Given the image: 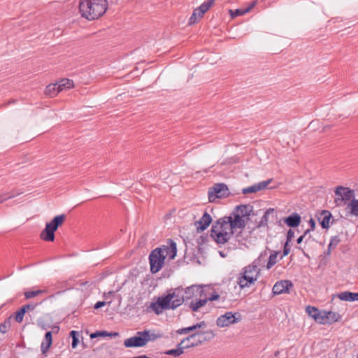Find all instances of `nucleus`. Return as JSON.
<instances>
[{
	"mask_svg": "<svg viewBox=\"0 0 358 358\" xmlns=\"http://www.w3.org/2000/svg\"><path fill=\"white\" fill-rule=\"evenodd\" d=\"M185 296L183 289L177 287L171 289L164 296H160L157 301L151 303V308L157 315L162 313L164 310H174L183 303Z\"/></svg>",
	"mask_w": 358,
	"mask_h": 358,
	"instance_id": "nucleus-1",
	"label": "nucleus"
},
{
	"mask_svg": "<svg viewBox=\"0 0 358 358\" xmlns=\"http://www.w3.org/2000/svg\"><path fill=\"white\" fill-rule=\"evenodd\" d=\"M168 244L169 246H163L153 250L149 256L150 264V271L156 273L162 269L164 265V261L167 256L171 259L175 258L177 254L176 243L172 240L169 239Z\"/></svg>",
	"mask_w": 358,
	"mask_h": 358,
	"instance_id": "nucleus-2",
	"label": "nucleus"
},
{
	"mask_svg": "<svg viewBox=\"0 0 358 358\" xmlns=\"http://www.w3.org/2000/svg\"><path fill=\"white\" fill-rule=\"evenodd\" d=\"M107 0H80L79 11L81 16L90 21L99 19L106 11Z\"/></svg>",
	"mask_w": 358,
	"mask_h": 358,
	"instance_id": "nucleus-3",
	"label": "nucleus"
},
{
	"mask_svg": "<svg viewBox=\"0 0 358 358\" xmlns=\"http://www.w3.org/2000/svg\"><path fill=\"white\" fill-rule=\"evenodd\" d=\"M229 222H227L225 216L217 220L213 225L210 236L219 244L226 243L234 234V229H230Z\"/></svg>",
	"mask_w": 358,
	"mask_h": 358,
	"instance_id": "nucleus-4",
	"label": "nucleus"
},
{
	"mask_svg": "<svg viewBox=\"0 0 358 358\" xmlns=\"http://www.w3.org/2000/svg\"><path fill=\"white\" fill-rule=\"evenodd\" d=\"M66 219L64 214L55 217L50 222H47L45 229L41 232L40 238L44 241L52 242L55 240V232L62 224Z\"/></svg>",
	"mask_w": 358,
	"mask_h": 358,
	"instance_id": "nucleus-5",
	"label": "nucleus"
},
{
	"mask_svg": "<svg viewBox=\"0 0 358 358\" xmlns=\"http://www.w3.org/2000/svg\"><path fill=\"white\" fill-rule=\"evenodd\" d=\"M214 336L211 331H196L192 334L180 342V345L185 348L197 346Z\"/></svg>",
	"mask_w": 358,
	"mask_h": 358,
	"instance_id": "nucleus-6",
	"label": "nucleus"
},
{
	"mask_svg": "<svg viewBox=\"0 0 358 358\" xmlns=\"http://www.w3.org/2000/svg\"><path fill=\"white\" fill-rule=\"evenodd\" d=\"M334 202L336 206H347L355 196L353 189L344 186H338L335 190Z\"/></svg>",
	"mask_w": 358,
	"mask_h": 358,
	"instance_id": "nucleus-7",
	"label": "nucleus"
},
{
	"mask_svg": "<svg viewBox=\"0 0 358 358\" xmlns=\"http://www.w3.org/2000/svg\"><path fill=\"white\" fill-rule=\"evenodd\" d=\"M150 339L148 330L138 331L134 336L124 340V345L126 348L144 347L150 341Z\"/></svg>",
	"mask_w": 358,
	"mask_h": 358,
	"instance_id": "nucleus-8",
	"label": "nucleus"
},
{
	"mask_svg": "<svg viewBox=\"0 0 358 358\" xmlns=\"http://www.w3.org/2000/svg\"><path fill=\"white\" fill-rule=\"evenodd\" d=\"M215 0H208L203 2L199 7L194 10L189 20V24L197 23L215 3Z\"/></svg>",
	"mask_w": 358,
	"mask_h": 358,
	"instance_id": "nucleus-9",
	"label": "nucleus"
},
{
	"mask_svg": "<svg viewBox=\"0 0 358 358\" xmlns=\"http://www.w3.org/2000/svg\"><path fill=\"white\" fill-rule=\"evenodd\" d=\"M229 194L227 186L224 183L215 184L208 190V200L214 202L216 199L224 198Z\"/></svg>",
	"mask_w": 358,
	"mask_h": 358,
	"instance_id": "nucleus-10",
	"label": "nucleus"
},
{
	"mask_svg": "<svg viewBox=\"0 0 358 358\" xmlns=\"http://www.w3.org/2000/svg\"><path fill=\"white\" fill-rule=\"evenodd\" d=\"M225 219H227V222H229V227L230 229H243L246 226V222L243 217L238 213H235L233 210L231 215L225 216Z\"/></svg>",
	"mask_w": 358,
	"mask_h": 358,
	"instance_id": "nucleus-11",
	"label": "nucleus"
},
{
	"mask_svg": "<svg viewBox=\"0 0 358 358\" xmlns=\"http://www.w3.org/2000/svg\"><path fill=\"white\" fill-rule=\"evenodd\" d=\"M236 315H238V313H226L217 318L216 321L217 325L220 327H225L236 323L238 321V318L236 317Z\"/></svg>",
	"mask_w": 358,
	"mask_h": 358,
	"instance_id": "nucleus-12",
	"label": "nucleus"
},
{
	"mask_svg": "<svg viewBox=\"0 0 358 358\" xmlns=\"http://www.w3.org/2000/svg\"><path fill=\"white\" fill-rule=\"evenodd\" d=\"M66 84V79L62 80L59 85H57V83H51L46 87L45 94L51 97L55 96L65 88Z\"/></svg>",
	"mask_w": 358,
	"mask_h": 358,
	"instance_id": "nucleus-13",
	"label": "nucleus"
},
{
	"mask_svg": "<svg viewBox=\"0 0 358 358\" xmlns=\"http://www.w3.org/2000/svg\"><path fill=\"white\" fill-rule=\"evenodd\" d=\"M293 284L290 280H280L275 282L273 287V293L274 294H280L282 293L289 292Z\"/></svg>",
	"mask_w": 358,
	"mask_h": 358,
	"instance_id": "nucleus-14",
	"label": "nucleus"
},
{
	"mask_svg": "<svg viewBox=\"0 0 358 358\" xmlns=\"http://www.w3.org/2000/svg\"><path fill=\"white\" fill-rule=\"evenodd\" d=\"M317 220L322 229H329L330 227L332 215L329 210H324L317 215Z\"/></svg>",
	"mask_w": 358,
	"mask_h": 358,
	"instance_id": "nucleus-15",
	"label": "nucleus"
},
{
	"mask_svg": "<svg viewBox=\"0 0 358 358\" xmlns=\"http://www.w3.org/2000/svg\"><path fill=\"white\" fill-rule=\"evenodd\" d=\"M212 222L211 216L206 212L204 213L201 218L195 222L196 230L198 232L203 231L208 228Z\"/></svg>",
	"mask_w": 358,
	"mask_h": 358,
	"instance_id": "nucleus-16",
	"label": "nucleus"
},
{
	"mask_svg": "<svg viewBox=\"0 0 358 358\" xmlns=\"http://www.w3.org/2000/svg\"><path fill=\"white\" fill-rule=\"evenodd\" d=\"M255 278L252 276L247 275L243 272L241 273L237 279V283L241 288L249 287L255 284Z\"/></svg>",
	"mask_w": 358,
	"mask_h": 358,
	"instance_id": "nucleus-17",
	"label": "nucleus"
},
{
	"mask_svg": "<svg viewBox=\"0 0 358 358\" xmlns=\"http://www.w3.org/2000/svg\"><path fill=\"white\" fill-rule=\"evenodd\" d=\"M203 289L201 287L192 285L188 287L185 290V300H188L198 296H201Z\"/></svg>",
	"mask_w": 358,
	"mask_h": 358,
	"instance_id": "nucleus-18",
	"label": "nucleus"
},
{
	"mask_svg": "<svg viewBox=\"0 0 358 358\" xmlns=\"http://www.w3.org/2000/svg\"><path fill=\"white\" fill-rule=\"evenodd\" d=\"M301 220V216L298 213H294L285 218L284 222L288 227H296L300 224Z\"/></svg>",
	"mask_w": 358,
	"mask_h": 358,
	"instance_id": "nucleus-19",
	"label": "nucleus"
},
{
	"mask_svg": "<svg viewBox=\"0 0 358 358\" xmlns=\"http://www.w3.org/2000/svg\"><path fill=\"white\" fill-rule=\"evenodd\" d=\"M252 208L253 207L249 204L239 205L234 208V211L235 213H238L241 217L245 218V217H249L250 215Z\"/></svg>",
	"mask_w": 358,
	"mask_h": 358,
	"instance_id": "nucleus-20",
	"label": "nucleus"
},
{
	"mask_svg": "<svg viewBox=\"0 0 358 358\" xmlns=\"http://www.w3.org/2000/svg\"><path fill=\"white\" fill-rule=\"evenodd\" d=\"M256 3H257V1H254L245 8H238L235 10H229V13H230V15H231V18H234L237 16L243 15L250 12L252 10V8L255 7Z\"/></svg>",
	"mask_w": 358,
	"mask_h": 358,
	"instance_id": "nucleus-21",
	"label": "nucleus"
},
{
	"mask_svg": "<svg viewBox=\"0 0 358 358\" xmlns=\"http://www.w3.org/2000/svg\"><path fill=\"white\" fill-rule=\"evenodd\" d=\"M346 212L352 216L358 217V199H353L345 207Z\"/></svg>",
	"mask_w": 358,
	"mask_h": 358,
	"instance_id": "nucleus-22",
	"label": "nucleus"
},
{
	"mask_svg": "<svg viewBox=\"0 0 358 358\" xmlns=\"http://www.w3.org/2000/svg\"><path fill=\"white\" fill-rule=\"evenodd\" d=\"M52 343V336L51 331H47L45 334L44 340L41 343V349L43 354H45Z\"/></svg>",
	"mask_w": 358,
	"mask_h": 358,
	"instance_id": "nucleus-23",
	"label": "nucleus"
},
{
	"mask_svg": "<svg viewBox=\"0 0 358 358\" xmlns=\"http://www.w3.org/2000/svg\"><path fill=\"white\" fill-rule=\"evenodd\" d=\"M337 297L341 301H358V292H343L337 294Z\"/></svg>",
	"mask_w": 358,
	"mask_h": 358,
	"instance_id": "nucleus-24",
	"label": "nucleus"
},
{
	"mask_svg": "<svg viewBox=\"0 0 358 358\" xmlns=\"http://www.w3.org/2000/svg\"><path fill=\"white\" fill-rule=\"evenodd\" d=\"M243 272L247 275L252 276L255 278V282H256L259 273V268H258L257 265H248L243 268Z\"/></svg>",
	"mask_w": 358,
	"mask_h": 358,
	"instance_id": "nucleus-25",
	"label": "nucleus"
},
{
	"mask_svg": "<svg viewBox=\"0 0 358 358\" xmlns=\"http://www.w3.org/2000/svg\"><path fill=\"white\" fill-rule=\"evenodd\" d=\"M206 327V324L204 321H202L199 323H197L193 326H191V327H185V328H182V329H179L178 330H177V333L178 334H188L189 332H192L193 331H196V329H199V328H202V327Z\"/></svg>",
	"mask_w": 358,
	"mask_h": 358,
	"instance_id": "nucleus-26",
	"label": "nucleus"
},
{
	"mask_svg": "<svg viewBox=\"0 0 358 358\" xmlns=\"http://www.w3.org/2000/svg\"><path fill=\"white\" fill-rule=\"evenodd\" d=\"M208 302V299H196L195 301H192L189 305V308L192 311L196 312L199 310V309L206 304Z\"/></svg>",
	"mask_w": 358,
	"mask_h": 358,
	"instance_id": "nucleus-27",
	"label": "nucleus"
},
{
	"mask_svg": "<svg viewBox=\"0 0 358 358\" xmlns=\"http://www.w3.org/2000/svg\"><path fill=\"white\" fill-rule=\"evenodd\" d=\"M324 317L327 318L328 324L337 322L341 318V315L338 313L332 311L324 312Z\"/></svg>",
	"mask_w": 358,
	"mask_h": 358,
	"instance_id": "nucleus-28",
	"label": "nucleus"
},
{
	"mask_svg": "<svg viewBox=\"0 0 358 358\" xmlns=\"http://www.w3.org/2000/svg\"><path fill=\"white\" fill-rule=\"evenodd\" d=\"M185 349V347L180 345V343L178 344L176 349H172L167 350L165 352L166 355H171L173 357H179L180 355L183 353V350Z\"/></svg>",
	"mask_w": 358,
	"mask_h": 358,
	"instance_id": "nucleus-29",
	"label": "nucleus"
},
{
	"mask_svg": "<svg viewBox=\"0 0 358 358\" xmlns=\"http://www.w3.org/2000/svg\"><path fill=\"white\" fill-rule=\"evenodd\" d=\"M274 212V209L273 208H268V210H266V211L264 213V215L262 216L259 223L258 224V227H266L267 226V224H268V216L271 213H273Z\"/></svg>",
	"mask_w": 358,
	"mask_h": 358,
	"instance_id": "nucleus-30",
	"label": "nucleus"
},
{
	"mask_svg": "<svg viewBox=\"0 0 358 358\" xmlns=\"http://www.w3.org/2000/svg\"><path fill=\"white\" fill-rule=\"evenodd\" d=\"M22 193V192H19V191H12L8 193L0 194V203L3 202L4 201L14 198V197L21 194Z\"/></svg>",
	"mask_w": 358,
	"mask_h": 358,
	"instance_id": "nucleus-31",
	"label": "nucleus"
},
{
	"mask_svg": "<svg viewBox=\"0 0 358 358\" xmlns=\"http://www.w3.org/2000/svg\"><path fill=\"white\" fill-rule=\"evenodd\" d=\"M80 336H80V333L79 331H71L69 333V337H71L72 338L71 345H72L73 348H76V346L78 345V344L79 343V338H80Z\"/></svg>",
	"mask_w": 358,
	"mask_h": 358,
	"instance_id": "nucleus-32",
	"label": "nucleus"
},
{
	"mask_svg": "<svg viewBox=\"0 0 358 358\" xmlns=\"http://www.w3.org/2000/svg\"><path fill=\"white\" fill-rule=\"evenodd\" d=\"M118 336V333H117V332L108 333L106 331H96L94 333H92L90 335V337L92 338H96L98 336Z\"/></svg>",
	"mask_w": 358,
	"mask_h": 358,
	"instance_id": "nucleus-33",
	"label": "nucleus"
},
{
	"mask_svg": "<svg viewBox=\"0 0 358 358\" xmlns=\"http://www.w3.org/2000/svg\"><path fill=\"white\" fill-rule=\"evenodd\" d=\"M10 326H11L10 319V318L6 319L4 320V322L0 324V332L2 334H6L10 328Z\"/></svg>",
	"mask_w": 358,
	"mask_h": 358,
	"instance_id": "nucleus-34",
	"label": "nucleus"
},
{
	"mask_svg": "<svg viewBox=\"0 0 358 358\" xmlns=\"http://www.w3.org/2000/svg\"><path fill=\"white\" fill-rule=\"evenodd\" d=\"M278 252H275L269 256L268 262L266 265V268L268 269H270L273 266H274L277 262V257H278Z\"/></svg>",
	"mask_w": 358,
	"mask_h": 358,
	"instance_id": "nucleus-35",
	"label": "nucleus"
},
{
	"mask_svg": "<svg viewBox=\"0 0 358 358\" xmlns=\"http://www.w3.org/2000/svg\"><path fill=\"white\" fill-rule=\"evenodd\" d=\"M340 242L341 239L338 236H333L328 245V250L330 251L331 250L335 249Z\"/></svg>",
	"mask_w": 358,
	"mask_h": 358,
	"instance_id": "nucleus-36",
	"label": "nucleus"
},
{
	"mask_svg": "<svg viewBox=\"0 0 358 358\" xmlns=\"http://www.w3.org/2000/svg\"><path fill=\"white\" fill-rule=\"evenodd\" d=\"M27 312L22 307L15 313V320L17 323H21Z\"/></svg>",
	"mask_w": 358,
	"mask_h": 358,
	"instance_id": "nucleus-37",
	"label": "nucleus"
},
{
	"mask_svg": "<svg viewBox=\"0 0 358 358\" xmlns=\"http://www.w3.org/2000/svg\"><path fill=\"white\" fill-rule=\"evenodd\" d=\"M273 179H268L265 181H262L258 184H256L257 191L263 190L264 189L268 188V185L272 182Z\"/></svg>",
	"mask_w": 358,
	"mask_h": 358,
	"instance_id": "nucleus-38",
	"label": "nucleus"
},
{
	"mask_svg": "<svg viewBox=\"0 0 358 358\" xmlns=\"http://www.w3.org/2000/svg\"><path fill=\"white\" fill-rule=\"evenodd\" d=\"M43 291L38 289V290H33V291H28L24 293V296L27 299L35 297L38 296V294L43 293Z\"/></svg>",
	"mask_w": 358,
	"mask_h": 358,
	"instance_id": "nucleus-39",
	"label": "nucleus"
},
{
	"mask_svg": "<svg viewBox=\"0 0 358 358\" xmlns=\"http://www.w3.org/2000/svg\"><path fill=\"white\" fill-rule=\"evenodd\" d=\"M306 311L308 313V315L313 317V318H318L317 315L319 313V311L316 308L313 306H308L306 308Z\"/></svg>",
	"mask_w": 358,
	"mask_h": 358,
	"instance_id": "nucleus-40",
	"label": "nucleus"
},
{
	"mask_svg": "<svg viewBox=\"0 0 358 358\" xmlns=\"http://www.w3.org/2000/svg\"><path fill=\"white\" fill-rule=\"evenodd\" d=\"M258 191H257V188L256 184H255V185H252L250 187L244 188L242 190V192L244 194H250V193H256Z\"/></svg>",
	"mask_w": 358,
	"mask_h": 358,
	"instance_id": "nucleus-41",
	"label": "nucleus"
},
{
	"mask_svg": "<svg viewBox=\"0 0 358 358\" xmlns=\"http://www.w3.org/2000/svg\"><path fill=\"white\" fill-rule=\"evenodd\" d=\"M317 317L318 318H315V320L316 321H317L318 322L321 323V324H328V322H327V318H326L324 317V312L323 313H319L317 315Z\"/></svg>",
	"mask_w": 358,
	"mask_h": 358,
	"instance_id": "nucleus-42",
	"label": "nucleus"
},
{
	"mask_svg": "<svg viewBox=\"0 0 358 358\" xmlns=\"http://www.w3.org/2000/svg\"><path fill=\"white\" fill-rule=\"evenodd\" d=\"M36 306H37L36 303H28V304L22 306V308H24L25 311L27 312L28 310H34V308L36 307Z\"/></svg>",
	"mask_w": 358,
	"mask_h": 358,
	"instance_id": "nucleus-43",
	"label": "nucleus"
},
{
	"mask_svg": "<svg viewBox=\"0 0 358 358\" xmlns=\"http://www.w3.org/2000/svg\"><path fill=\"white\" fill-rule=\"evenodd\" d=\"M289 242H286L283 248V256H287L290 252Z\"/></svg>",
	"mask_w": 358,
	"mask_h": 358,
	"instance_id": "nucleus-44",
	"label": "nucleus"
},
{
	"mask_svg": "<svg viewBox=\"0 0 358 358\" xmlns=\"http://www.w3.org/2000/svg\"><path fill=\"white\" fill-rule=\"evenodd\" d=\"M294 231L292 229H289V231H287V234L286 242H290L292 241V239L294 238Z\"/></svg>",
	"mask_w": 358,
	"mask_h": 358,
	"instance_id": "nucleus-45",
	"label": "nucleus"
},
{
	"mask_svg": "<svg viewBox=\"0 0 358 358\" xmlns=\"http://www.w3.org/2000/svg\"><path fill=\"white\" fill-rule=\"evenodd\" d=\"M310 229H307L305 231L304 234H303V236L306 238L305 242L307 243L308 240L310 238Z\"/></svg>",
	"mask_w": 358,
	"mask_h": 358,
	"instance_id": "nucleus-46",
	"label": "nucleus"
},
{
	"mask_svg": "<svg viewBox=\"0 0 358 358\" xmlns=\"http://www.w3.org/2000/svg\"><path fill=\"white\" fill-rule=\"evenodd\" d=\"M220 298V295L217 293H214L213 294H211V296L208 298V301H215L217 299H218Z\"/></svg>",
	"mask_w": 358,
	"mask_h": 358,
	"instance_id": "nucleus-47",
	"label": "nucleus"
},
{
	"mask_svg": "<svg viewBox=\"0 0 358 358\" xmlns=\"http://www.w3.org/2000/svg\"><path fill=\"white\" fill-rule=\"evenodd\" d=\"M106 304V302L105 301H98L95 303L94 306V309H98L101 307H103V306H105Z\"/></svg>",
	"mask_w": 358,
	"mask_h": 358,
	"instance_id": "nucleus-48",
	"label": "nucleus"
},
{
	"mask_svg": "<svg viewBox=\"0 0 358 358\" xmlns=\"http://www.w3.org/2000/svg\"><path fill=\"white\" fill-rule=\"evenodd\" d=\"M149 337L150 338V341H155L157 338L160 337V336H157L155 334H150V331H149Z\"/></svg>",
	"mask_w": 358,
	"mask_h": 358,
	"instance_id": "nucleus-49",
	"label": "nucleus"
},
{
	"mask_svg": "<svg viewBox=\"0 0 358 358\" xmlns=\"http://www.w3.org/2000/svg\"><path fill=\"white\" fill-rule=\"evenodd\" d=\"M309 224H310V230L311 231H313L315 228V221L313 220V219H310V221H309Z\"/></svg>",
	"mask_w": 358,
	"mask_h": 358,
	"instance_id": "nucleus-50",
	"label": "nucleus"
},
{
	"mask_svg": "<svg viewBox=\"0 0 358 358\" xmlns=\"http://www.w3.org/2000/svg\"><path fill=\"white\" fill-rule=\"evenodd\" d=\"M114 293H115V292H113V291H110V292H108L107 293H104L103 294V297L105 299H108L110 296H113L114 294Z\"/></svg>",
	"mask_w": 358,
	"mask_h": 358,
	"instance_id": "nucleus-51",
	"label": "nucleus"
},
{
	"mask_svg": "<svg viewBox=\"0 0 358 358\" xmlns=\"http://www.w3.org/2000/svg\"><path fill=\"white\" fill-rule=\"evenodd\" d=\"M304 239L306 240V238L302 235L297 238L296 242L298 244H300Z\"/></svg>",
	"mask_w": 358,
	"mask_h": 358,
	"instance_id": "nucleus-52",
	"label": "nucleus"
},
{
	"mask_svg": "<svg viewBox=\"0 0 358 358\" xmlns=\"http://www.w3.org/2000/svg\"><path fill=\"white\" fill-rule=\"evenodd\" d=\"M74 87V83L72 80L69 79V90Z\"/></svg>",
	"mask_w": 358,
	"mask_h": 358,
	"instance_id": "nucleus-53",
	"label": "nucleus"
},
{
	"mask_svg": "<svg viewBox=\"0 0 358 358\" xmlns=\"http://www.w3.org/2000/svg\"><path fill=\"white\" fill-rule=\"evenodd\" d=\"M133 358H151V357H148L146 355H141V356L134 357Z\"/></svg>",
	"mask_w": 358,
	"mask_h": 358,
	"instance_id": "nucleus-54",
	"label": "nucleus"
},
{
	"mask_svg": "<svg viewBox=\"0 0 358 358\" xmlns=\"http://www.w3.org/2000/svg\"><path fill=\"white\" fill-rule=\"evenodd\" d=\"M41 327H42V328H43V329H46V328H45V325H41Z\"/></svg>",
	"mask_w": 358,
	"mask_h": 358,
	"instance_id": "nucleus-55",
	"label": "nucleus"
},
{
	"mask_svg": "<svg viewBox=\"0 0 358 358\" xmlns=\"http://www.w3.org/2000/svg\"><path fill=\"white\" fill-rule=\"evenodd\" d=\"M87 282H83L82 285H86Z\"/></svg>",
	"mask_w": 358,
	"mask_h": 358,
	"instance_id": "nucleus-56",
	"label": "nucleus"
},
{
	"mask_svg": "<svg viewBox=\"0 0 358 358\" xmlns=\"http://www.w3.org/2000/svg\"><path fill=\"white\" fill-rule=\"evenodd\" d=\"M298 248L303 251V250H302V248L301 247H299Z\"/></svg>",
	"mask_w": 358,
	"mask_h": 358,
	"instance_id": "nucleus-57",
	"label": "nucleus"
}]
</instances>
